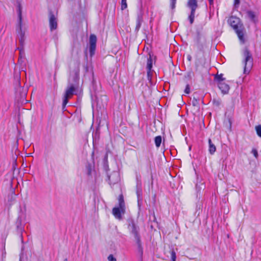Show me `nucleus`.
<instances>
[{
    "label": "nucleus",
    "instance_id": "7",
    "mask_svg": "<svg viewBox=\"0 0 261 261\" xmlns=\"http://www.w3.org/2000/svg\"><path fill=\"white\" fill-rule=\"evenodd\" d=\"M187 7L191 9V13L188 17L190 23L193 24L194 21L195 11L198 8L197 0H188Z\"/></svg>",
    "mask_w": 261,
    "mask_h": 261
},
{
    "label": "nucleus",
    "instance_id": "34",
    "mask_svg": "<svg viewBox=\"0 0 261 261\" xmlns=\"http://www.w3.org/2000/svg\"><path fill=\"white\" fill-rule=\"evenodd\" d=\"M252 153L253 154L255 158H257V156H258V152H257V151L256 149H253L252 150Z\"/></svg>",
    "mask_w": 261,
    "mask_h": 261
},
{
    "label": "nucleus",
    "instance_id": "31",
    "mask_svg": "<svg viewBox=\"0 0 261 261\" xmlns=\"http://www.w3.org/2000/svg\"><path fill=\"white\" fill-rule=\"evenodd\" d=\"M227 122L228 123V128H229V129H231V124H232V120H231V118H228Z\"/></svg>",
    "mask_w": 261,
    "mask_h": 261
},
{
    "label": "nucleus",
    "instance_id": "16",
    "mask_svg": "<svg viewBox=\"0 0 261 261\" xmlns=\"http://www.w3.org/2000/svg\"><path fill=\"white\" fill-rule=\"evenodd\" d=\"M247 14L248 17L250 19V20L253 22L254 23H256L257 21V20L256 19V16L254 12L252 11H248L247 12Z\"/></svg>",
    "mask_w": 261,
    "mask_h": 261
},
{
    "label": "nucleus",
    "instance_id": "36",
    "mask_svg": "<svg viewBox=\"0 0 261 261\" xmlns=\"http://www.w3.org/2000/svg\"><path fill=\"white\" fill-rule=\"evenodd\" d=\"M240 3V0H234V5H239Z\"/></svg>",
    "mask_w": 261,
    "mask_h": 261
},
{
    "label": "nucleus",
    "instance_id": "12",
    "mask_svg": "<svg viewBox=\"0 0 261 261\" xmlns=\"http://www.w3.org/2000/svg\"><path fill=\"white\" fill-rule=\"evenodd\" d=\"M218 86L223 94L228 93L230 89L229 85L224 82H221L219 83H218Z\"/></svg>",
    "mask_w": 261,
    "mask_h": 261
},
{
    "label": "nucleus",
    "instance_id": "20",
    "mask_svg": "<svg viewBox=\"0 0 261 261\" xmlns=\"http://www.w3.org/2000/svg\"><path fill=\"white\" fill-rule=\"evenodd\" d=\"M96 49V45L90 44L89 51L91 56H92L94 53Z\"/></svg>",
    "mask_w": 261,
    "mask_h": 261
},
{
    "label": "nucleus",
    "instance_id": "27",
    "mask_svg": "<svg viewBox=\"0 0 261 261\" xmlns=\"http://www.w3.org/2000/svg\"><path fill=\"white\" fill-rule=\"evenodd\" d=\"M176 0H170V7L173 10L175 8Z\"/></svg>",
    "mask_w": 261,
    "mask_h": 261
},
{
    "label": "nucleus",
    "instance_id": "19",
    "mask_svg": "<svg viewBox=\"0 0 261 261\" xmlns=\"http://www.w3.org/2000/svg\"><path fill=\"white\" fill-rule=\"evenodd\" d=\"M154 142L156 146L159 147L160 146L162 142V137L160 136H158L155 137Z\"/></svg>",
    "mask_w": 261,
    "mask_h": 261
},
{
    "label": "nucleus",
    "instance_id": "2",
    "mask_svg": "<svg viewBox=\"0 0 261 261\" xmlns=\"http://www.w3.org/2000/svg\"><path fill=\"white\" fill-rule=\"evenodd\" d=\"M17 12L18 14V23L16 28V32L20 44L22 46L24 42L25 28L23 27L22 8L19 3L17 7Z\"/></svg>",
    "mask_w": 261,
    "mask_h": 261
},
{
    "label": "nucleus",
    "instance_id": "9",
    "mask_svg": "<svg viewBox=\"0 0 261 261\" xmlns=\"http://www.w3.org/2000/svg\"><path fill=\"white\" fill-rule=\"evenodd\" d=\"M108 179L110 185H114L120 180L119 173L117 171L113 172L108 175Z\"/></svg>",
    "mask_w": 261,
    "mask_h": 261
},
{
    "label": "nucleus",
    "instance_id": "24",
    "mask_svg": "<svg viewBox=\"0 0 261 261\" xmlns=\"http://www.w3.org/2000/svg\"><path fill=\"white\" fill-rule=\"evenodd\" d=\"M70 98V97H69L64 95V99H63V103H62L63 108H64L66 106V105H67V103L68 102V99Z\"/></svg>",
    "mask_w": 261,
    "mask_h": 261
},
{
    "label": "nucleus",
    "instance_id": "6",
    "mask_svg": "<svg viewBox=\"0 0 261 261\" xmlns=\"http://www.w3.org/2000/svg\"><path fill=\"white\" fill-rule=\"evenodd\" d=\"M228 22L230 25L235 30L240 40L243 43H244V34L241 29H239L238 23L239 22V19L236 17H231L228 19Z\"/></svg>",
    "mask_w": 261,
    "mask_h": 261
},
{
    "label": "nucleus",
    "instance_id": "1",
    "mask_svg": "<svg viewBox=\"0 0 261 261\" xmlns=\"http://www.w3.org/2000/svg\"><path fill=\"white\" fill-rule=\"evenodd\" d=\"M79 64H77V68L70 74L67 87L64 94L70 98L75 94L76 90L79 87Z\"/></svg>",
    "mask_w": 261,
    "mask_h": 261
},
{
    "label": "nucleus",
    "instance_id": "17",
    "mask_svg": "<svg viewBox=\"0 0 261 261\" xmlns=\"http://www.w3.org/2000/svg\"><path fill=\"white\" fill-rule=\"evenodd\" d=\"M96 41H97L96 36L94 34L90 35V38H89V44H93V45H96Z\"/></svg>",
    "mask_w": 261,
    "mask_h": 261
},
{
    "label": "nucleus",
    "instance_id": "5",
    "mask_svg": "<svg viewBox=\"0 0 261 261\" xmlns=\"http://www.w3.org/2000/svg\"><path fill=\"white\" fill-rule=\"evenodd\" d=\"M119 206L115 207L112 210V214L115 218L120 220L122 219V215L125 213V203L122 195L119 196Z\"/></svg>",
    "mask_w": 261,
    "mask_h": 261
},
{
    "label": "nucleus",
    "instance_id": "25",
    "mask_svg": "<svg viewBox=\"0 0 261 261\" xmlns=\"http://www.w3.org/2000/svg\"><path fill=\"white\" fill-rule=\"evenodd\" d=\"M126 0H121V9L122 10L125 9L127 8Z\"/></svg>",
    "mask_w": 261,
    "mask_h": 261
},
{
    "label": "nucleus",
    "instance_id": "11",
    "mask_svg": "<svg viewBox=\"0 0 261 261\" xmlns=\"http://www.w3.org/2000/svg\"><path fill=\"white\" fill-rule=\"evenodd\" d=\"M143 12L142 10V8H140L139 10V12L138 13L137 18L136 20V26L135 28V31L136 32H138L140 30L142 23L143 22Z\"/></svg>",
    "mask_w": 261,
    "mask_h": 261
},
{
    "label": "nucleus",
    "instance_id": "3",
    "mask_svg": "<svg viewBox=\"0 0 261 261\" xmlns=\"http://www.w3.org/2000/svg\"><path fill=\"white\" fill-rule=\"evenodd\" d=\"M128 229L130 233L134 236L136 243L138 246V252L143 254V248L141 244L140 236L139 234V227L136 225L135 221L133 219L128 220Z\"/></svg>",
    "mask_w": 261,
    "mask_h": 261
},
{
    "label": "nucleus",
    "instance_id": "14",
    "mask_svg": "<svg viewBox=\"0 0 261 261\" xmlns=\"http://www.w3.org/2000/svg\"><path fill=\"white\" fill-rule=\"evenodd\" d=\"M16 194L15 193V190L12 188L11 192L8 196V201L9 205H12L16 201Z\"/></svg>",
    "mask_w": 261,
    "mask_h": 261
},
{
    "label": "nucleus",
    "instance_id": "21",
    "mask_svg": "<svg viewBox=\"0 0 261 261\" xmlns=\"http://www.w3.org/2000/svg\"><path fill=\"white\" fill-rule=\"evenodd\" d=\"M204 187L205 186L203 183H201L200 184H197L196 185V190L197 193L200 192L202 189H203L204 188Z\"/></svg>",
    "mask_w": 261,
    "mask_h": 261
},
{
    "label": "nucleus",
    "instance_id": "29",
    "mask_svg": "<svg viewBox=\"0 0 261 261\" xmlns=\"http://www.w3.org/2000/svg\"><path fill=\"white\" fill-rule=\"evenodd\" d=\"M108 261H117L116 258L114 257L113 254H110L108 257Z\"/></svg>",
    "mask_w": 261,
    "mask_h": 261
},
{
    "label": "nucleus",
    "instance_id": "8",
    "mask_svg": "<svg viewBox=\"0 0 261 261\" xmlns=\"http://www.w3.org/2000/svg\"><path fill=\"white\" fill-rule=\"evenodd\" d=\"M16 230L21 239L22 243H23L22 233L24 231V224L22 223V217L19 215L15 222Z\"/></svg>",
    "mask_w": 261,
    "mask_h": 261
},
{
    "label": "nucleus",
    "instance_id": "30",
    "mask_svg": "<svg viewBox=\"0 0 261 261\" xmlns=\"http://www.w3.org/2000/svg\"><path fill=\"white\" fill-rule=\"evenodd\" d=\"M198 104H199V102H198V100L194 97L193 99L192 100V105L194 106H198Z\"/></svg>",
    "mask_w": 261,
    "mask_h": 261
},
{
    "label": "nucleus",
    "instance_id": "23",
    "mask_svg": "<svg viewBox=\"0 0 261 261\" xmlns=\"http://www.w3.org/2000/svg\"><path fill=\"white\" fill-rule=\"evenodd\" d=\"M215 79L217 81L218 83H219L221 82H223L225 80V79L223 77V74H222L216 75Z\"/></svg>",
    "mask_w": 261,
    "mask_h": 261
},
{
    "label": "nucleus",
    "instance_id": "35",
    "mask_svg": "<svg viewBox=\"0 0 261 261\" xmlns=\"http://www.w3.org/2000/svg\"><path fill=\"white\" fill-rule=\"evenodd\" d=\"M213 102L214 103H216V105L217 106H219L220 105V102L219 101H217V100H215V99L213 100Z\"/></svg>",
    "mask_w": 261,
    "mask_h": 261
},
{
    "label": "nucleus",
    "instance_id": "13",
    "mask_svg": "<svg viewBox=\"0 0 261 261\" xmlns=\"http://www.w3.org/2000/svg\"><path fill=\"white\" fill-rule=\"evenodd\" d=\"M136 194L138 197V202L142 200V190L141 181L137 179L136 185Z\"/></svg>",
    "mask_w": 261,
    "mask_h": 261
},
{
    "label": "nucleus",
    "instance_id": "32",
    "mask_svg": "<svg viewBox=\"0 0 261 261\" xmlns=\"http://www.w3.org/2000/svg\"><path fill=\"white\" fill-rule=\"evenodd\" d=\"M185 92L186 94H189L190 93V86H189V85H187L186 86V89L185 90Z\"/></svg>",
    "mask_w": 261,
    "mask_h": 261
},
{
    "label": "nucleus",
    "instance_id": "33",
    "mask_svg": "<svg viewBox=\"0 0 261 261\" xmlns=\"http://www.w3.org/2000/svg\"><path fill=\"white\" fill-rule=\"evenodd\" d=\"M15 78L16 79V80L18 83V84L19 85L20 84V75L19 73H16Z\"/></svg>",
    "mask_w": 261,
    "mask_h": 261
},
{
    "label": "nucleus",
    "instance_id": "10",
    "mask_svg": "<svg viewBox=\"0 0 261 261\" xmlns=\"http://www.w3.org/2000/svg\"><path fill=\"white\" fill-rule=\"evenodd\" d=\"M49 27L50 30L52 31L57 28V19L53 12H49Z\"/></svg>",
    "mask_w": 261,
    "mask_h": 261
},
{
    "label": "nucleus",
    "instance_id": "28",
    "mask_svg": "<svg viewBox=\"0 0 261 261\" xmlns=\"http://www.w3.org/2000/svg\"><path fill=\"white\" fill-rule=\"evenodd\" d=\"M171 257L172 261H176V253L174 251H171Z\"/></svg>",
    "mask_w": 261,
    "mask_h": 261
},
{
    "label": "nucleus",
    "instance_id": "26",
    "mask_svg": "<svg viewBox=\"0 0 261 261\" xmlns=\"http://www.w3.org/2000/svg\"><path fill=\"white\" fill-rule=\"evenodd\" d=\"M255 129L257 135L261 137V125H259L255 127Z\"/></svg>",
    "mask_w": 261,
    "mask_h": 261
},
{
    "label": "nucleus",
    "instance_id": "39",
    "mask_svg": "<svg viewBox=\"0 0 261 261\" xmlns=\"http://www.w3.org/2000/svg\"><path fill=\"white\" fill-rule=\"evenodd\" d=\"M64 261H68L67 258H65V259H64Z\"/></svg>",
    "mask_w": 261,
    "mask_h": 261
},
{
    "label": "nucleus",
    "instance_id": "38",
    "mask_svg": "<svg viewBox=\"0 0 261 261\" xmlns=\"http://www.w3.org/2000/svg\"><path fill=\"white\" fill-rule=\"evenodd\" d=\"M208 1L210 5H212L213 4V0H208Z\"/></svg>",
    "mask_w": 261,
    "mask_h": 261
},
{
    "label": "nucleus",
    "instance_id": "4",
    "mask_svg": "<svg viewBox=\"0 0 261 261\" xmlns=\"http://www.w3.org/2000/svg\"><path fill=\"white\" fill-rule=\"evenodd\" d=\"M243 57L244 73L248 74L253 66V58L251 53L247 47H245L244 49Z\"/></svg>",
    "mask_w": 261,
    "mask_h": 261
},
{
    "label": "nucleus",
    "instance_id": "18",
    "mask_svg": "<svg viewBox=\"0 0 261 261\" xmlns=\"http://www.w3.org/2000/svg\"><path fill=\"white\" fill-rule=\"evenodd\" d=\"M152 67V60L151 58V56H149V57L147 59V70H151Z\"/></svg>",
    "mask_w": 261,
    "mask_h": 261
},
{
    "label": "nucleus",
    "instance_id": "37",
    "mask_svg": "<svg viewBox=\"0 0 261 261\" xmlns=\"http://www.w3.org/2000/svg\"><path fill=\"white\" fill-rule=\"evenodd\" d=\"M87 168L88 170V174L89 175L90 173V171L89 170V164L87 166Z\"/></svg>",
    "mask_w": 261,
    "mask_h": 261
},
{
    "label": "nucleus",
    "instance_id": "15",
    "mask_svg": "<svg viewBox=\"0 0 261 261\" xmlns=\"http://www.w3.org/2000/svg\"><path fill=\"white\" fill-rule=\"evenodd\" d=\"M216 148L211 139H208V151L211 154H213L216 151Z\"/></svg>",
    "mask_w": 261,
    "mask_h": 261
},
{
    "label": "nucleus",
    "instance_id": "22",
    "mask_svg": "<svg viewBox=\"0 0 261 261\" xmlns=\"http://www.w3.org/2000/svg\"><path fill=\"white\" fill-rule=\"evenodd\" d=\"M147 80L149 81V82L150 83V85L152 84V73L151 72V70H147Z\"/></svg>",
    "mask_w": 261,
    "mask_h": 261
}]
</instances>
